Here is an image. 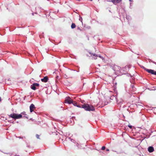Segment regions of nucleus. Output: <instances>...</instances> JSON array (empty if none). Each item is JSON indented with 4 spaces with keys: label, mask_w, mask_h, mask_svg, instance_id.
<instances>
[{
    "label": "nucleus",
    "mask_w": 156,
    "mask_h": 156,
    "mask_svg": "<svg viewBox=\"0 0 156 156\" xmlns=\"http://www.w3.org/2000/svg\"><path fill=\"white\" fill-rule=\"evenodd\" d=\"M76 26L74 23H72L71 25V28L72 29L76 27Z\"/></svg>",
    "instance_id": "10"
},
{
    "label": "nucleus",
    "mask_w": 156,
    "mask_h": 156,
    "mask_svg": "<svg viewBox=\"0 0 156 156\" xmlns=\"http://www.w3.org/2000/svg\"><path fill=\"white\" fill-rule=\"evenodd\" d=\"M99 57L100 58H102H102H103V57H102V56H99Z\"/></svg>",
    "instance_id": "21"
},
{
    "label": "nucleus",
    "mask_w": 156,
    "mask_h": 156,
    "mask_svg": "<svg viewBox=\"0 0 156 156\" xmlns=\"http://www.w3.org/2000/svg\"><path fill=\"white\" fill-rule=\"evenodd\" d=\"M21 114L24 115H26V112H22Z\"/></svg>",
    "instance_id": "13"
},
{
    "label": "nucleus",
    "mask_w": 156,
    "mask_h": 156,
    "mask_svg": "<svg viewBox=\"0 0 156 156\" xmlns=\"http://www.w3.org/2000/svg\"><path fill=\"white\" fill-rule=\"evenodd\" d=\"M36 137L38 138V139H39V136L38 135V134H37L36 135Z\"/></svg>",
    "instance_id": "15"
},
{
    "label": "nucleus",
    "mask_w": 156,
    "mask_h": 156,
    "mask_svg": "<svg viewBox=\"0 0 156 156\" xmlns=\"http://www.w3.org/2000/svg\"><path fill=\"white\" fill-rule=\"evenodd\" d=\"M8 115L9 118H11L14 119H20L22 117V115L21 114L15 113L11 114Z\"/></svg>",
    "instance_id": "2"
},
{
    "label": "nucleus",
    "mask_w": 156,
    "mask_h": 156,
    "mask_svg": "<svg viewBox=\"0 0 156 156\" xmlns=\"http://www.w3.org/2000/svg\"><path fill=\"white\" fill-rule=\"evenodd\" d=\"M82 108L87 111H94L95 110L94 107L92 105L87 104H84L82 105Z\"/></svg>",
    "instance_id": "1"
},
{
    "label": "nucleus",
    "mask_w": 156,
    "mask_h": 156,
    "mask_svg": "<svg viewBox=\"0 0 156 156\" xmlns=\"http://www.w3.org/2000/svg\"><path fill=\"white\" fill-rule=\"evenodd\" d=\"M39 84L37 83H34L31 86V88L33 90H35L36 89V87L39 86Z\"/></svg>",
    "instance_id": "5"
},
{
    "label": "nucleus",
    "mask_w": 156,
    "mask_h": 156,
    "mask_svg": "<svg viewBox=\"0 0 156 156\" xmlns=\"http://www.w3.org/2000/svg\"><path fill=\"white\" fill-rule=\"evenodd\" d=\"M123 69H120V71H123Z\"/></svg>",
    "instance_id": "19"
},
{
    "label": "nucleus",
    "mask_w": 156,
    "mask_h": 156,
    "mask_svg": "<svg viewBox=\"0 0 156 156\" xmlns=\"http://www.w3.org/2000/svg\"><path fill=\"white\" fill-rule=\"evenodd\" d=\"M111 2H113V3L115 4H116V0H111Z\"/></svg>",
    "instance_id": "11"
},
{
    "label": "nucleus",
    "mask_w": 156,
    "mask_h": 156,
    "mask_svg": "<svg viewBox=\"0 0 156 156\" xmlns=\"http://www.w3.org/2000/svg\"><path fill=\"white\" fill-rule=\"evenodd\" d=\"M106 150V151H109V149H107Z\"/></svg>",
    "instance_id": "22"
},
{
    "label": "nucleus",
    "mask_w": 156,
    "mask_h": 156,
    "mask_svg": "<svg viewBox=\"0 0 156 156\" xmlns=\"http://www.w3.org/2000/svg\"><path fill=\"white\" fill-rule=\"evenodd\" d=\"M96 58H94V59H96Z\"/></svg>",
    "instance_id": "25"
},
{
    "label": "nucleus",
    "mask_w": 156,
    "mask_h": 156,
    "mask_svg": "<svg viewBox=\"0 0 156 156\" xmlns=\"http://www.w3.org/2000/svg\"><path fill=\"white\" fill-rule=\"evenodd\" d=\"M93 55L95 56H97V55L96 54H93Z\"/></svg>",
    "instance_id": "17"
},
{
    "label": "nucleus",
    "mask_w": 156,
    "mask_h": 156,
    "mask_svg": "<svg viewBox=\"0 0 156 156\" xmlns=\"http://www.w3.org/2000/svg\"><path fill=\"white\" fill-rule=\"evenodd\" d=\"M35 108L34 105L32 104L30 106V112H32L34 111V109Z\"/></svg>",
    "instance_id": "6"
},
{
    "label": "nucleus",
    "mask_w": 156,
    "mask_h": 156,
    "mask_svg": "<svg viewBox=\"0 0 156 156\" xmlns=\"http://www.w3.org/2000/svg\"><path fill=\"white\" fill-rule=\"evenodd\" d=\"M78 29L79 30H81L80 28L79 27H78Z\"/></svg>",
    "instance_id": "20"
},
{
    "label": "nucleus",
    "mask_w": 156,
    "mask_h": 156,
    "mask_svg": "<svg viewBox=\"0 0 156 156\" xmlns=\"http://www.w3.org/2000/svg\"><path fill=\"white\" fill-rule=\"evenodd\" d=\"M1 98H0V101H1Z\"/></svg>",
    "instance_id": "23"
},
{
    "label": "nucleus",
    "mask_w": 156,
    "mask_h": 156,
    "mask_svg": "<svg viewBox=\"0 0 156 156\" xmlns=\"http://www.w3.org/2000/svg\"><path fill=\"white\" fill-rule=\"evenodd\" d=\"M65 101V103H67L70 104L73 102V100L69 97H67L66 98Z\"/></svg>",
    "instance_id": "3"
},
{
    "label": "nucleus",
    "mask_w": 156,
    "mask_h": 156,
    "mask_svg": "<svg viewBox=\"0 0 156 156\" xmlns=\"http://www.w3.org/2000/svg\"><path fill=\"white\" fill-rule=\"evenodd\" d=\"M127 67H128V68H131V67L130 66H128Z\"/></svg>",
    "instance_id": "18"
},
{
    "label": "nucleus",
    "mask_w": 156,
    "mask_h": 156,
    "mask_svg": "<svg viewBox=\"0 0 156 156\" xmlns=\"http://www.w3.org/2000/svg\"><path fill=\"white\" fill-rule=\"evenodd\" d=\"M131 2L133 0H129Z\"/></svg>",
    "instance_id": "24"
},
{
    "label": "nucleus",
    "mask_w": 156,
    "mask_h": 156,
    "mask_svg": "<svg viewBox=\"0 0 156 156\" xmlns=\"http://www.w3.org/2000/svg\"><path fill=\"white\" fill-rule=\"evenodd\" d=\"M144 69L148 73L156 75V71L151 69Z\"/></svg>",
    "instance_id": "4"
},
{
    "label": "nucleus",
    "mask_w": 156,
    "mask_h": 156,
    "mask_svg": "<svg viewBox=\"0 0 156 156\" xmlns=\"http://www.w3.org/2000/svg\"><path fill=\"white\" fill-rule=\"evenodd\" d=\"M58 76H56L57 78H58Z\"/></svg>",
    "instance_id": "26"
},
{
    "label": "nucleus",
    "mask_w": 156,
    "mask_h": 156,
    "mask_svg": "<svg viewBox=\"0 0 156 156\" xmlns=\"http://www.w3.org/2000/svg\"><path fill=\"white\" fill-rule=\"evenodd\" d=\"M90 0V1H92V0Z\"/></svg>",
    "instance_id": "27"
},
{
    "label": "nucleus",
    "mask_w": 156,
    "mask_h": 156,
    "mask_svg": "<svg viewBox=\"0 0 156 156\" xmlns=\"http://www.w3.org/2000/svg\"><path fill=\"white\" fill-rule=\"evenodd\" d=\"M105 146H103L102 147V148H101V149L102 150H105Z\"/></svg>",
    "instance_id": "14"
},
{
    "label": "nucleus",
    "mask_w": 156,
    "mask_h": 156,
    "mask_svg": "<svg viewBox=\"0 0 156 156\" xmlns=\"http://www.w3.org/2000/svg\"><path fill=\"white\" fill-rule=\"evenodd\" d=\"M48 78L47 76L44 77L43 79H41V81L44 82L46 83L48 82Z\"/></svg>",
    "instance_id": "7"
},
{
    "label": "nucleus",
    "mask_w": 156,
    "mask_h": 156,
    "mask_svg": "<svg viewBox=\"0 0 156 156\" xmlns=\"http://www.w3.org/2000/svg\"><path fill=\"white\" fill-rule=\"evenodd\" d=\"M116 0V3H119L121 1V0Z\"/></svg>",
    "instance_id": "12"
},
{
    "label": "nucleus",
    "mask_w": 156,
    "mask_h": 156,
    "mask_svg": "<svg viewBox=\"0 0 156 156\" xmlns=\"http://www.w3.org/2000/svg\"><path fill=\"white\" fill-rule=\"evenodd\" d=\"M128 126L130 129H132V126L131 125H129Z\"/></svg>",
    "instance_id": "16"
},
{
    "label": "nucleus",
    "mask_w": 156,
    "mask_h": 156,
    "mask_svg": "<svg viewBox=\"0 0 156 156\" xmlns=\"http://www.w3.org/2000/svg\"><path fill=\"white\" fill-rule=\"evenodd\" d=\"M72 104H73V105L75 106H76L77 107L79 108H81L80 106L79 105H77V103L76 101H73V102L72 103Z\"/></svg>",
    "instance_id": "9"
},
{
    "label": "nucleus",
    "mask_w": 156,
    "mask_h": 156,
    "mask_svg": "<svg viewBox=\"0 0 156 156\" xmlns=\"http://www.w3.org/2000/svg\"><path fill=\"white\" fill-rule=\"evenodd\" d=\"M148 151L149 152H152L154 151V148L152 147H149L148 148Z\"/></svg>",
    "instance_id": "8"
}]
</instances>
